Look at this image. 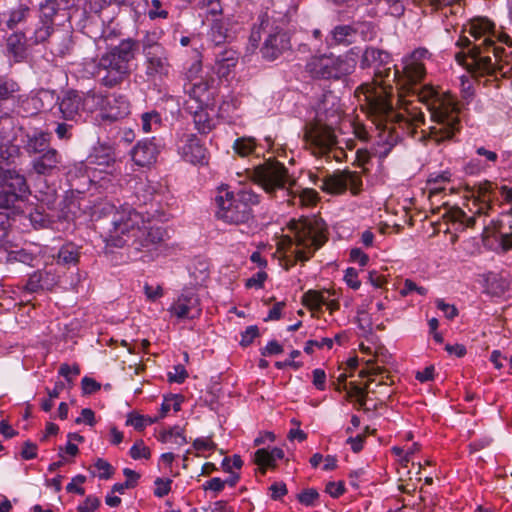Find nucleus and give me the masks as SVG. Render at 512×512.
Instances as JSON below:
<instances>
[{"label": "nucleus", "instance_id": "nucleus-47", "mask_svg": "<svg viewBox=\"0 0 512 512\" xmlns=\"http://www.w3.org/2000/svg\"><path fill=\"white\" fill-rule=\"evenodd\" d=\"M19 91V85L16 81L9 78H0V100L11 98Z\"/></svg>", "mask_w": 512, "mask_h": 512}, {"label": "nucleus", "instance_id": "nucleus-61", "mask_svg": "<svg viewBox=\"0 0 512 512\" xmlns=\"http://www.w3.org/2000/svg\"><path fill=\"white\" fill-rule=\"evenodd\" d=\"M344 280H345L346 284L354 290L359 289L361 286V282L358 279V273L354 268L346 269L345 275H344Z\"/></svg>", "mask_w": 512, "mask_h": 512}, {"label": "nucleus", "instance_id": "nucleus-27", "mask_svg": "<svg viewBox=\"0 0 512 512\" xmlns=\"http://www.w3.org/2000/svg\"><path fill=\"white\" fill-rule=\"evenodd\" d=\"M7 50L15 62H21L27 57L28 47L31 46L29 38L24 32L17 31L7 38Z\"/></svg>", "mask_w": 512, "mask_h": 512}, {"label": "nucleus", "instance_id": "nucleus-20", "mask_svg": "<svg viewBox=\"0 0 512 512\" xmlns=\"http://www.w3.org/2000/svg\"><path fill=\"white\" fill-rule=\"evenodd\" d=\"M359 33L357 25L341 24L335 26L326 37V45L328 48L338 46L347 47L356 41Z\"/></svg>", "mask_w": 512, "mask_h": 512}, {"label": "nucleus", "instance_id": "nucleus-59", "mask_svg": "<svg viewBox=\"0 0 512 512\" xmlns=\"http://www.w3.org/2000/svg\"><path fill=\"white\" fill-rule=\"evenodd\" d=\"M19 199L24 198L20 197L19 195H14L13 192L2 191L0 192V208L8 209L12 207Z\"/></svg>", "mask_w": 512, "mask_h": 512}, {"label": "nucleus", "instance_id": "nucleus-48", "mask_svg": "<svg viewBox=\"0 0 512 512\" xmlns=\"http://www.w3.org/2000/svg\"><path fill=\"white\" fill-rule=\"evenodd\" d=\"M130 457L134 460L149 459L151 457V451L149 447L144 444L142 439L137 440L129 451Z\"/></svg>", "mask_w": 512, "mask_h": 512}, {"label": "nucleus", "instance_id": "nucleus-21", "mask_svg": "<svg viewBox=\"0 0 512 512\" xmlns=\"http://www.w3.org/2000/svg\"><path fill=\"white\" fill-rule=\"evenodd\" d=\"M159 147L155 138L139 141L131 151V157L138 166L145 167L156 162Z\"/></svg>", "mask_w": 512, "mask_h": 512}, {"label": "nucleus", "instance_id": "nucleus-55", "mask_svg": "<svg viewBox=\"0 0 512 512\" xmlns=\"http://www.w3.org/2000/svg\"><path fill=\"white\" fill-rule=\"evenodd\" d=\"M144 420L145 415L139 414L137 412H130L127 415L126 425L132 426L137 431H142L146 428Z\"/></svg>", "mask_w": 512, "mask_h": 512}, {"label": "nucleus", "instance_id": "nucleus-62", "mask_svg": "<svg viewBox=\"0 0 512 512\" xmlns=\"http://www.w3.org/2000/svg\"><path fill=\"white\" fill-rule=\"evenodd\" d=\"M174 372L168 373V379L170 382L175 383H183L185 379L188 377V373L184 366L182 365H176L174 366Z\"/></svg>", "mask_w": 512, "mask_h": 512}, {"label": "nucleus", "instance_id": "nucleus-10", "mask_svg": "<svg viewBox=\"0 0 512 512\" xmlns=\"http://www.w3.org/2000/svg\"><path fill=\"white\" fill-rule=\"evenodd\" d=\"M304 138L312 153L316 156L328 155L337 144V138L332 127L313 122L305 127Z\"/></svg>", "mask_w": 512, "mask_h": 512}, {"label": "nucleus", "instance_id": "nucleus-12", "mask_svg": "<svg viewBox=\"0 0 512 512\" xmlns=\"http://www.w3.org/2000/svg\"><path fill=\"white\" fill-rule=\"evenodd\" d=\"M289 48L290 37L287 32L279 27H272L267 31L260 52L264 59L273 61Z\"/></svg>", "mask_w": 512, "mask_h": 512}, {"label": "nucleus", "instance_id": "nucleus-5", "mask_svg": "<svg viewBox=\"0 0 512 512\" xmlns=\"http://www.w3.org/2000/svg\"><path fill=\"white\" fill-rule=\"evenodd\" d=\"M260 203V196L250 189L236 192L219 188L215 196L216 217L227 224H248L254 218L253 207Z\"/></svg>", "mask_w": 512, "mask_h": 512}, {"label": "nucleus", "instance_id": "nucleus-64", "mask_svg": "<svg viewBox=\"0 0 512 512\" xmlns=\"http://www.w3.org/2000/svg\"><path fill=\"white\" fill-rule=\"evenodd\" d=\"M99 504V499L90 495L78 506V512H93L98 508Z\"/></svg>", "mask_w": 512, "mask_h": 512}, {"label": "nucleus", "instance_id": "nucleus-25", "mask_svg": "<svg viewBox=\"0 0 512 512\" xmlns=\"http://www.w3.org/2000/svg\"><path fill=\"white\" fill-rule=\"evenodd\" d=\"M332 60L328 54L312 56L306 63V71L312 78L331 80Z\"/></svg>", "mask_w": 512, "mask_h": 512}, {"label": "nucleus", "instance_id": "nucleus-44", "mask_svg": "<svg viewBox=\"0 0 512 512\" xmlns=\"http://www.w3.org/2000/svg\"><path fill=\"white\" fill-rule=\"evenodd\" d=\"M143 55L156 50H164L165 48L159 43V35L156 32H147L142 41Z\"/></svg>", "mask_w": 512, "mask_h": 512}, {"label": "nucleus", "instance_id": "nucleus-36", "mask_svg": "<svg viewBox=\"0 0 512 512\" xmlns=\"http://www.w3.org/2000/svg\"><path fill=\"white\" fill-rule=\"evenodd\" d=\"M162 125L160 113L156 110L145 112L141 115V129L144 133L155 132Z\"/></svg>", "mask_w": 512, "mask_h": 512}, {"label": "nucleus", "instance_id": "nucleus-17", "mask_svg": "<svg viewBox=\"0 0 512 512\" xmlns=\"http://www.w3.org/2000/svg\"><path fill=\"white\" fill-rule=\"evenodd\" d=\"M58 104L62 117L66 120H75L81 111H88L86 94L82 96L74 90L67 91Z\"/></svg>", "mask_w": 512, "mask_h": 512}, {"label": "nucleus", "instance_id": "nucleus-32", "mask_svg": "<svg viewBox=\"0 0 512 512\" xmlns=\"http://www.w3.org/2000/svg\"><path fill=\"white\" fill-rule=\"evenodd\" d=\"M376 391L372 389L370 383L364 385V387L359 386L355 382H350L347 389V396L349 398H356L357 403L360 408H364L368 400H370V394H374Z\"/></svg>", "mask_w": 512, "mask_h": 512}, {"label": "nucleus", "instance_id": "nucleus-11", "mask_svg": "<svg viewBox=\"0 0 512 512\" xmlns=\"http://www.w3.org/2000/svg\"><path fill=\"white\" fill-rule=\"evenodd\" d=\"M177 151L181 158L193 165H207L209 152L204 143L193 133L177 134Z\"/></svg>", "mask_w": 512, "mask_h": 512}, {"label": "nucleus", "instance_id": "nucleus-46", "mask_svg": "<svg viewBox=\"0 0 512 512\" xmlns=\"http://www.w3.org/2000/svg\"><path fill=\"white\" fill-rule=\"evenodd\" d=\"M497 247L495 251L498 254H507L512 252V231L509 233L499 232L495 235Z\"/></svg>", "mask_w": 512, "mask_h": 512}, {"label": "nucleus", "instance_id": "nucleus-40", "mask_svg": "<svg viewBox=\"0 0 512 512\" xmlns=\"http://www.w3.org/2000/svg\"><path fill=\"white\" fill-rule=\"evenodd\" d=\"M235 153L241 157L252 154L256 149V140L252 137L237 138L233 144Z\"/></svg>", "mask_w": 512, "mask_h": 512}, {"label": "nucleus", "instance_id": "nucleus-26", "mask_svg": "<svg viewBox=\"0 0 512 512\" xmlns=\"http://www.w3.org/2000/svg\"><path fill=\"white\" fill-rule=\"evenodd\" d=\"M319 200V194L312 188H299L292 190L289 189L283 201H286L289 205L309 207L314 206Z\"/></svg>", "mask_w": 512, "mask_h": 512}, {"label": "nucleus", "instance_id": "nucleus-33", "mask_svg": "<svg viewBox=\"0 0 512 512\" xmlns=\"http://www.w3.org/2000/svg\"><path fill=\"white\" fill-rule=\"evenodd\" d=\"M451 176L449 171L431 174L427 181L430 185L429 196L434 197L442 193L445 190L444 185L451 181Z\"/></svg>", "mask_w": 512, "mask_h": 512}, {"label": "nucleus", "instance_id": "nucleus-51", "mask_svg": "<svg viewBox=\"0 0 512 512\" xmlns=\"http://www.w3.org/2000/svg\"><path fill=\"white\" fill-rule=\"evenodd\" d=\"M95 468L99 471L98 477L100 479H109L114 473L112 465L103 458H98L94 464Z\"/></svg>", "mask_w": 512, "mask_h": 512}, {"label": "nucleus", "instance_id": "nucleus-14", "mask_svg": "<svg viewBox=\"0 0 512 512\" xmlns=\"http://www.w3.org/2000/svg\"><path fill=\"white\" fill-rule=\"evenodd\" d=\"M62 163L63 158L59 151L49 147L33 158L31 169L40 176H53L61 171Z\"/></svg>", "mask_w": 512, "mask_h": 512}, {"label": "nucleus", "instance_id": "nucleus-28", "mask_svg": "<svg viewBox=\"0 0 512 512\" xmlns=\"http://www.w3.org/2000/svg\"><path fill=\"white\" fill-rule=\"evenodd\" d=\"M283 457L284 451L281 448L274 447L271 450L261 448L255 452L254 461L260 466L262 474H264L267 468H274L276 461Z\"/></svg>", "mask_w": 512, "mask_h": 512}, {"label": "nucleus", "instance_id": "nucleus-42", "mask_svg": "<svg viewBox=\"0 0 512 512\" xmlns=\"http://www.w3.org/2000/svg\"><path fill=\"white\" fill-rule=\"evenodd\" d=\"M384 374H386V370L384 367L377 365L374 361L369 360L366 362V368L362 369L359 372V376L364 378L367 377L368 381L367 383H370V385L376 381L374 376H379L381 379H384Z\"/></svg>", "mask_w": 512, "mask_h": 512}, {"label": "nucleus", "instance_id": "nucleus-7", "mask_svg": "<svg viewBox=\"0 0 512 512\" xmlns=\"http://www.w3.org/2000/svg\"><path fill=\"white\" fill-rule=\"evenodd\" d=\"M251 179L271 197L277 198V193H281L282 201L294 185L288 169L282 163L274 161H266L254 167Z\"/></svg>", "mask_w": 512, "mask_h": 512}, {"label": "nucleus", "instance_id": "nucleus-63", "mask_svg": "<svg viewBox=\"0 0 512 512\" xmlns=\"http://www.w3.org/2000/svg\"><path fill=\"white\" fill-rule=\"evenodd\" d=\"M144 293L149 301H156L163 296V289L160 285L152 286L149 284L144 285Z\"/></svg>", "mask_w": 512, "mask_h": 512}, {"label": "nucleus", "instance_id": "nucleus-49", "mask_svg": "<svg viewBox=\"0 0 512 512\" xmlns=\"http://www.w3.org/2000/svg\"><path fill=\"white\" fill-rule=\"evenodd\" d=\"M373 389L376 391L373 395L375 396V399L380 402V404L385 403V401L390 398L393 392L390 389V384L384 380H379Z\"/></svg>", "mask_w": 512, "mask_h": 512}, {"label": "nucleus", "instance_id": "nucleus-23", "mask_svg": "<svg viewBox=\"0 0 512 512\" xmlns=\"http://www.w3.org/2000/svg\"><path fill=\"white\" fill-rule=\"evenodd\" d=\"M495 188L497 186L490 181H484L478 185L477 197L472 202L473 207H475V213L485 216L489 215L492 203L495 200Z\"/></svg>", "mask_w": 512, "mask_h": 512}, {"label": "nucleus", "instance_id": "nucleus-4", "mask_svg": "<svg viewBox=\"0 0 512 512\" xmlns=\"http://www.w3.org/2000/svg\"><path fill=\"white\" fill-rule=\"evenodd\" d=\"M138 48L137 40L127 38L101 55L96 65V76L100 84L114 88L129 78L130 63Z\"/></svg>", "mask_w": 512, "mask_h": 512}, {"label": "nucleus", "instance_id": "nucleus-45", "mask_svg": "<svg viewBox=\"0 0 512 512\" xmlns=\"http://www.w3.org/2000/svg\"><path fill=\"white\" fill-rule=\"evenodd\" d=\"M302 302L310 309H320L325 303V298L321 292L309 290L303 294Z\"/></svg>", "mask_w": 512, "mask_h": 512}, {"label": "nucleus", "instance_id": "nucleus-22", "mask_svg": "<svg viewBox=\"0 0 512 512\" xmlns=\"http://www.w3.org/2000/svg\"><path fill=\"white\" fill-rule=\"evenodd\" d=\"M239 53L232 48H224L215 53L214 70L220 78L228 79L234 72Z\"/></svg>", "mask_w": 512, "mask_h": 512}, {"label": "nucleus", "instance_id": "nucleus-58", "mask_svg": "<svg viewBox=\"0 0 512 512\" xmlns=\"http://www.w3.org/2000/svg\"><path fill=\"white\" fill-rule=\"evenodd\" d=\"M487 168H490V165H484L478 159H471L464 166V171L466 174L475 175L483 172Z\"/></svg>", "mask_w": 512, "mask_h": 512}, {"label": "nucleus", "instance_id": "nucleus-54", "mask_svg": "<svg viewBox=\"0 0 512 512\" xmlns=\"http://www.w3.org/2000/svg\"><path fill=\"white\" fill-rule=\"evenodd\" d=\"M154 484L156 486V488L154 490V495L159 498H162V497L168 495V493L170 492L172 480L168 479V478L165 479V478L158 477L154 481Z\"/></svg>", "mask_w": 512, "mask_h": 512}, {"label": "nucleus", "instance_id": "nucleus-24", "mask_svg": "<svg viewBox=\"0 0 512 512\" xmlns=\"http://www.w3.org/2000/svg\"><path fill=\"white\" fill-rule=\"evenodd\" d=\"M58 283V276L50 270H38L32 273L26 284L25 290L35 293L39 290H52Z\"/></svg>", "mask_w": 512, "mask_h": 512}, {"label": "nucleus", "instance_id": "nucleus-29", "mask_svg": "<svg viewBox=\"0 0 512 512\" xmlns=\"http://www.w3.org/2000/svg\"><path fill=\"white\" fill-rule=\"evenodd\" d=\"M80 247L72 242L63 244L58 250L57 254L54 255L56 263L63 266H76L80 259Z\"/></svg>", "mask_w": 512, "mask_h": 512}, {"label": "nucleus", "instance_id": "nucleus-19", "mask_svg": "<svg viewBox=\"0 0 512 512\" xmlns=\"http://www.w3.org/2000/svg\"><path fill=\"white\" fill-rule=\"evenodd\" d=\"M0 185L9 189L14 195L26 198L30 188L24 175L16 169H3L0 167Z\"/></svg>", "mask_w": 512, "mask_h": 512}, {"label": "nucleus", "instance_id": "nucleus-56", "mask_svg": "<svg viewBox=\"0 0 512 512\" xmlns=\"http://www.w3.org/2000/svg\"><path fill=\"white\" fill-rule=\"evenodd\" d=\"M163 4L160 0H151V6L148 11V16L150 19L162 18L166 19L168 17V11L162 8Z\"/></svg>", "mask_w": 512, "mask_h": 512}, {"label": "nucleus", "instance_id": "nucleus-13", "mask_svg": "<svg viewBox=\"0 0 512 512\" xmlns=\"http://www.w3.org/2000/svg\"><path fill=\"white\" fill-rule=\"evenodd\" d=\"M169 312L178 319H194L199 317L202 309L198 295L192 290H184L170 306Z\"/></svg>", "mask_w": 512, "mask_h": 512}, {"label": "nucleus", "instance_id": "nucleus-30", "mask_svg": "<svg viewBox=\"0 0 512 512\" xmlns=\"http://www.w3.org/2000/svg\"><path fill=\"white\" fill-rule=\"evenodd\" d=\"M185 90L188 93L190 99L195 100L197 103L196 108H202L203 105H207L209 98V85L206 81L199 79L195 82H191L185 86Z\"/></svg>", "mask_w": 512, "mask_h": 512}, {"label": "nucleus", "instance_id": "nucleus-37", "mask_svg": "<svg viewBox=\"0 0 512 512\" xmlns=\"http://www.w3.org/2000/svg\"><path fill=\"white\" fill-rule=\"evenodd\" d=\"M30 14V8L26 4H20L15 9L11 10L9 18L6 21V26L12 30L18 24L24 22Z\"/></svg>", "mask_w": 512, "mask_h": 512}, {"label": "nucleus", "instance_id": "nucleus-43", "mask_svg": "<svg viewBox=\"0 0 512 512\" xmlns=\"http://www.w3.org/2000/svg\"><path fill=\"white\" fill-rule=\"evenodd\" d=\"M54 100V94L49 90H40L31 98V103L35 109L46 110Z\"/></svg>", "mask_w": 512, "mask_h": 512}, {"label": "nucleus", "instance_id": "nucleus-3", "mask_svg": "<svg viewBox=\"0 0 512 512\" xmlns=\"http://www.w3.org/2000/svg\"><path fill=\"white\" fill-rule=\"evenodd\" d=\"M494 29V23L484 17L474 18L469 23V35L476 41L484 38L481 44H474L468 52L471 60L468 65L475 74L493 75L497 69V62L505 51L504 48L495 45Z\"/></svg>", "mask_w": 512, "mask_h": 512}, {"label": "nucleus", "instance_id": "nucleus-34", "mask_svg": "<svg viewBox=\"0 0 512 512\" xmlns=\"http://www.w3.org/2000/svg\"><path fill=\"white\" fill-rule=\"evenodd\" d=\"M158 440L162 443H174L182 446L187 443L184 435V430L180 426H174L169 429H164L159 433Z\"/></svg>", "mask_w": 512, "mask_h": 512}, {"label": "nucleus", "instance_id": "nucleus-2", "mask_svg": "<svg viewBox=\"0 0 512 512\" xmlns=\"http://www.w3.org/2000/svg\"><path fill=\"white\" fill-rule=\"evenodd\" d=\"M160 239V230L150 227L149 221H146L141 213L129 207L113 214L105 235L106 245L116 248L131 244L139 249L148 247Z\"/></svg>", "mask_w": 512, "mask_h": 512}, {"label": "nucleus", "instance_id": "nucleus-31", "mask_svg": "<svg viewBox=\"0 0 512 512\" xmlns=\"http://www.w3.org/2000/svg\"><path fill=\"white\" fill-rule=\"evenodd\" d=\"M389 58L385 51L369 46L366 47L360 60V67L366 69L371 66H380L385 64Z\"/></svg>", "mask_w": 512, "mask_h": 512}, {"label": "nucleus", "instance_id": "nucleus-8", "mask_svg": "<svg viewBox=\"0 0 512 512\" xmlns=\"http://www.w3.org/2000/svg\"><path fill=\"white\" fill-rule=\"evenodd\" d=\"M86 105L89 112L99 111L103 120L118 121L130 113V103L121 94L105 95L96 91L86 93Z\"/></svg>", "mask_w": 512, "mask_h": 512}, {"label": "nucleus", "instance_id": "nucleus-41", "mask_svg": "<svg viewBox=\"0 0 512 512\" xmlns=\"http://www.w3.org/2000/svg\"><path fill=\"white\" fill-rule=\"evenodd\" d=\"M431 4L444 10L443 14L458 15L463 13L461 0H431Z\"/></svg>", "mask_w": 512, "mask_h": 512}, {"label": "nucleus", "instance_id": "nucleus-18", "mask_svg": "<svg viewBox=\"0 0 512 512\" xmlns=\"http://www.w3.org/2000/svg\"><path fill=\"white\" fill-rule=\"evenodd\" d=\"M50 134L42 130L24 131L21 135V146L29 155H39L49 148Z\"/></svg>", "mask_w": 512, "mask_h": 512}, {"label": "nucleus", "instance_id": "nucleus-53", "mask_svg": "<svg viewBox=\"0 0 512 512\" xmlns=\"http://www.w3.org/2000/svg\"><path fill=\"white\" fill-rule=\"evenodd\" d=\"M333 339L332 338H322L320 341L317 340H308L305 343L304 352L307 354H312L314 352V348H323L327 347L328 349H331L333 346Z\"/></svg>", "mask_w": 512, "mask_h": 512}, {"label": "nucleus", "instance_id": "nucleus-39", "mask_svg": "<svg viewBox=\"0 0 512 512\" xmlns=\"http://www.w3.org/2000/svg\"><path fill=\"white\" fill-rule=\"evenodd\" d=\"M59 10L57 0H46L40 5V22L54 26V17Z\"/></svg>", "mask_w": 512, "mask_h": 512}, {"label": "nucleus", "instance_id": "nucleus-50", "mask_svg": "<svg viewBox=\"0 0 512 512\" xmlns=\"http://www.w3.org/2000/svg\"><path fill=\"white\" fill-rule=\"evenodd\" d=\"M297 499L305 506H313L319 499V493L314 488H307L297 495Z\"/></svg>", "mask_w": 512, "mask_h": 512}, {"label": "nucleus", "instance_id": "nucleus-60", "mask_svg": "<svg viewBox=\"0 0 512 512\" xmlns=\"http://www.w3.org/2000/svg\"><path fill=\"white\" fill-rule=\"evenodd\" d=\"M85 480H86L85 476L77 475L76 477H74L72 479V481L70 483H68V485L66 486V490L68 492L77 493L79 495H84L85 490L81 486V484H83L85 482Z\"/></svg>", "mask_w": 512, "mask_h": 512}, {"label": "nucleus", "instance_id": "nucleus-16", "mask_svg": "<svg viewBox=\"0 0 512 512\" xmlns=\"http://www.w3.org/2000/svg\"><path fill=\"white\" fill-rule=\"evenodd\" d=\"M144 71L149 80L162 79L170 70L166 49L144 54Z\"/></svg>", "mask_w": 512, "mask_h": 512}, {"label": "nucleus", "instance_id": "nucleus-35", "mask_svg": "<svg viewBox=\"0 0 512 512\" xmlns=\"http://www.w3.org/2000/svg\"><path fill=\"white\" fill-rule=\"evenodd\" d=\"M193 121L195 128L201 134H208L215 127L213 119L209 116L208 112L204 111L202 108H196Z\"/></svg>", "mask_w": 512, "mask_h": 512}, {"label": "nucleus", "instance_id": "nucleus-1", "mask_svg": "<svg viewBox=\"0 0 512 512\" xmlns=\"http://www.w3.org/2000/svg\"><path fill=\"white\" fill-rule=\"evenodd\" d=\"M431 57L426 48H417L403 58V69H396L393 80H397V108L393 106V88L384 83L362 84L356 90L360 101H364L367 110L375 117L377 125L384 129H394L392 125L411 136L416 128L424 124L425 115L419 104H424L430 112L432 125L428 131H422L420 141H432L440 144L451 140L460 129L459 110L454 97L440 92L432 85L417 88L426 75L425 61Z\"/></svg>", "mask_w": 512, "mask_h": 512}, {"label": "nucleus", "instance_id": "nucleus-38", "mask_svg": "<svg viewBox=\"0 0 512 512\" xmlns=\"http://www.w3.org/2000/svg\"><path fill=\"white\" fill-rule=\"evenodd\" d=\"M54 26L39 22V25L35 28L33 34L29 37L30 45H38L44 43L52 35Z\"/></svg>", "mask_w": 512, "mask_h": 512}, {"label": "nucleus", "instance_id": "nucleus-57", "mask_svg": "<svg viewBox=\"0 0 512 512\" xmlns=\"http://www.w3.org/2000/svg\"><path fill=\"white\" fill-rule=\"evenodd\" d=\"M259 336V329L256 325H252L246 328V330L241 335L240 344L243 347L249 346L253 340Z\"/></svg>", "mask_w": 512, "mask_h": 512}, {"label": "nucleus", "instance_id": "nucleus-52", "mask_svg": "<svg viewBox=\"0 0 512 512\" xmlns=\"http://www.w3.org/2000/svg\"><path fill=\"white\" fill-rule=\"evenodd\" d=\"M417 292L421 296H425L428 292V290L423 286H418L414 281L411 279H406L404 281L403 287L400 290V295L405 297L409 295L412 292Z\"/></svg>", "mask_w": 512, "mask_h": 512}, {"label": "nucleus", "instance_id": "nucleus-15", "mask_svg": "<svg viewBox=\"0 0 512 512\" xmlns=\"http://www.w3.org/2000/svg\"><path fill=\"white\" fill-rule=\"evenodd\" d=\"M359 47H352L342 55L335 56L328 54L331 57V80H341L348 75L352 74L356 68L359 56Z\"/></svg>", "mask_w": 512, "mask_h": 512}, {"label": "nucleus", "instance_id": "nucleus-9", "mask_svg": "<svg viewBox=\"0 0 512 512\" xmlns=\"http://www.w3.org/2000/svg\"><path fill=\"white\" fill-rule=\"evenodd\" d=\"M362 185V178L358 172L344 169L326 174L318 186L330 195H342L349 189L355 196L362 191Z\"/></svg>", "mask_w": 512, "mask_h": 512}, {"label": "nucleus", "instance_id": "nucleus-6", "mask_svg": "<svg viewBox=\"0 0 512 512\" xmlns=\"http://www.w3.org/2000/svg\"><path fill=\"white\" fill-rule=\"evenodd\" d=\"M293 229L296 245L293 254L296 261H308L327 241L326 224L316 216L300 219L294 223Z\"/></svg>", "mask_w": 512, "mask_h": 512}]
</instances>
